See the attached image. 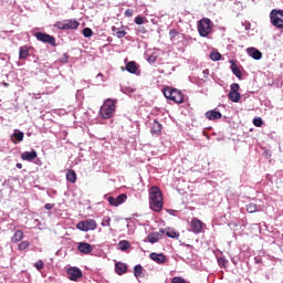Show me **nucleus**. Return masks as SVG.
<instances>
[{"instance_id":"2eb2a0df","label":"nucleus","mask_w":283,"mask_h":283,"mask_svg":"<svg viewBox=\"0 0 283 283\" xmlns=\"http://www.w3.org/2000/svg\"><path fill=\"white\" fill-rule=\"evenodd\" d=\"M206 118H208V120H220V118H222V113L218 111H208L206 112Z\"/></svg>"},{"instance_id":"6e6552de","label":"nucleus","mask_w":283,"mask_h":283,"mask_svg":"<svg viewBox=\"0 0 283 283\" xmlns=\"http://www.w3.org/2000/svg\"><path fill=\"white\" fill-rule=\"evenodd\" d=\"M34 36L38 41H41L42 43H49V45H52L53 48H55L56 45V39H54L53 35L43 32H36L34 33Z\"/></svg>"},{"instance_id":"a878e982","label":"nucleus","mask_w":283,"mask_h":283,"mask_svg":"<svg viewBox=\"0 0 283 283\" xmlns=\"http://www.w3.org/2000/svg\"><path fill=\"white\" fill-rule=\"evenodd\" d=\"M66 180H69V182H76V171L74 170H67L66 171Z\"/></svg>"},{"instance_id":"dca6fc26","label":"nucleus","mask_w":283,"mask_h":283,"mask_svg":"<svg viewBox=\"0 0 283 283\" xmlns=\"http://www.w3.org/2000/svg\"><path fill=\"white\" fill-rule=\"evenodd\" d=\"M247 52L249 56H252V59H254V61H260V59H262V52H260V50L255 48H249L247 49Z\"/></svg>"},{"instance_id":"a211bd4d","label":"nucleus","mask_w":283,"mask_h":283,"mask_svg":"<svg viewBox=\"0 0 283 283\" xmlns=\"http://www.w3.org/2000/svg\"><path fill=\"white\" fill-rule=\"evenodd\" d=\"M36 156H38L36 150H32V151H24L21 155V158L23 160H28L29 163H32V160H34L36 158Z\"/></svg>"},{"instance_id":"6ab92c4d","label":"nucleus","mask_w":283,"mask_h":283,"mask_svg":"<svg viewBox=\"0 0 283 283\" xmlns=\"http://www.w3.org/2000/svg\"><path fill=\"white\" fill-rule=\"evenodd\" d=\"M65 21V30H77L81 23L76 20H64Z\"/></svg>"},{"instance_id":"cd10ccee","label":"nucleus","mask_w":283,"mask_h":283,"mask_svg":"<svg viewBox=\"0 0 283 283\" xmlns=\"http://www.w3.org/2000/svg\"><path fill=\"white\" fill-rule=\"evenodd\" d=\"M24 136H25V134H23V132H20V130H15L12 134V138H15L18 140V143H23Z\"/></svg>"},{"instance_id":"a19ab883","label":"nucleus","mask_w":283,"mask_h":283,"mask_svg":"<svg viewBox=\"0 0 283 283\" xmlns=\"http://www.w3.org/2000/svg\"><path fill=\"white\" fill-rule=\"evenodd\" d=\"M67 61H70V55H67V53H64V54L60 57V63H67Z\"/></svg>"},{"instance_id":"20e7f679","label":"nucleus","mask_w":283,"mask_h":283,"mask_svg":"<svg viewBox=\"0 0 283 283\" xmlns=\"http://www.w3.org/2000/svg\"><path fill=\"white\" fill-rule=\"evenodd\" d=\"M270 22L276 30H283V10L273 9L270 12Z\"/></svg>"},{"instance_id":"39448f33","label":"nucleus","mask_w":283,"mask_h":283,"mask_svg":"<svg viewBox=\"0 0 283 283\" xmlns=\"http://www.w3.org/2000/svg\"><path fill=\"white\" fill-rule=\"evenodd\" d=\"M197 28L200 36H203V38L210 35L211 32L213 31V29L211 28V20L209 18H202L198 22Z\"/></svg>"},{"instance_id":"09e8293b","label":"nucleus","mask_w":283,"mask_h":283,"mask_svg":"<svg viewBox=\"0 0 283 283\" xmlns=\"http://www.w3.org/2000/svg\"><path fill=\"white\" fill-rule=\"evenodd\" d=\"M97 76L102 77V76H103V73H98V75H97Z\"/></svg>"},{"instance_id":"79ce46f5","label":"nucleus","mask_w":283,"mask_h":283,"mask_svg":"<svg viewBox=\"0 0 283 283\" xmlns=\"http://www.w3.org/2000/svg\"><path fill=\"white\" fill-rule=\"evenodd\" d=\"M170 39H176L178 36V30L172 29L169 31Z\"/></svg>"},{"instance_id":"bb28decb","label":"nucleus","mask_w":283,"mask_h":283,"mask_svg":"<svg viewBox=\"0 0 283 283\" xmlns=\"http://www.w3.org/2000/svg\"><path fill=\"white\" fill-rule=\"evenodd\" d=\"M143 265L138 264V265H135L134 268V275L135 277H145V274H143Z\"/></svg>"},{"instance_id":"9d476101","label":"nucleus","mask_w":283,"mask_h":283,"mask_svg":"<svg viewBox=\"0 0 283 283\" xmlns=\"http://www.w3.org/2000/svg\"><path fill=\"white\" fill-rule=\"evenodd\" d=\"M205 227V223L198 219V218H192L191 222H190V229L192 231V233H202V229Z\"/></svg>"},{"instance_id":"7ed1b4c3","label":"nucleus","mask_w":283,"mask_h":283,"mask_svg":"<svg viewBox=\"0 0 283 283\" xmlns=\"http://www.w3.org/2000/svg\"><path fill=\"white\" fill-rule=\"evenodd\" d=\"M163 94L167 101H172V103H176L177 105H180L185 103V94L181 93L178 88H172L171 86H166L163 90Z\"/></svg>"},{"instance_id":"4468645a","label":"nucleus","mask_w":283,"mask_h":283,"mask_svg":"<svg viewBox=\"0 0 283 283\" xmlns=\"http://www.w3.org/2000/svg\"><path fill=\"white\" fill-rule=\"evenodd\" d=\"M150 134L151 136H160L163 134V124L158 123L157 119L151 124Z\"/></svg>"},{"instance_id":"f03ea898","label":"nucleus","mask_w":283,"mask_h":283,"mask_svg":"<svg viewBox=\"0 0 283 283\" xmlns=\"http://www.w3.org/2000/svg\"><path fill=\"white\" fill-rule=\"evenodd\" d=\"M116 99L107 98L99 108V116L107 120L109 118H114V114H116Z\"/></svg>"},{"instance_id":"aec40b11","label":"nucleus","mask_w":283,"mask_h":283,"mask_svg":"<svg viewBox=\"0 0 283 283\" xmlns=\"http://www.w3.org/2000/svg\"><path fill=\"white\" fill-rule=\"evenodd\" d=\"M126 70L129 72V74H137L138 63H136V61H130L126 63Z\"/></svg>"},{"instance_id":"393cba45","label":"nucleus","mask_w":283,"mask_h":283,"mask_svg":"<svg viewBox=\"0 0 283 283\" xmlns=\"http://www.w3.org/2000/svg\"><path fill=\"white\" fill-rule=\"evenodd\" d=\"M158 240H160V233L153 232V233L148 234V242H150V244H156V242H158Z\"/></svg>"},{"instance_id":"b1692460","label":"nucleus","mask_w":283,"mask_h":283,"mask_svg":"<svg viewBox=\"0 0 283 283\" xmlns=\"http://www.w3.org/2000/svg\"><path fill=\"white\" fill-rule=\"evenodd\" d=\"M30 56V49L28 46H21L20 48V53H19V59H28Z\"/></svg>"},{"instance_id":"4be33fe9","label":"nucleus","mask_w":283,"mask_h":283,"mask_svg":"<svg viewBox=\"0 0 283 283\" xmlns=\"http://www.w3.org/2000/svg\"><path fill=\"white\" fill-rule=\"evenodd\" d=\"M161 233H166L167 238L178 239L180 238V232L174 229L160 230Z\"/></svg>"},{"instance_id":"37998d69","label":"nucleus","mask_w":283,"mask_h":283,"mask_svg":"<svg viewBox=\"0 0 283 283\" xmlns=\"http://www.w3.org/2000/svg\"><path fill=\"white\" fill-rule=\"evenodd\" d=\"M125 17H134V10L133 9H126V11H125Z\"/></svg>"},{"instance_id":"58836bf2","label":"nucleus","mask_w":283,"mask_h":283,"mask_svg":"<svg viewBox=\"0 0 283 283\" xmlns=\"http://www.w3.org/2000/svg\"><path fill=\"white\" fill-rule=\"evenodd\" d=\"M34 266L35 269H38V271H41L42 269H44L45 263L42 260H39L38 262H35Z\"/></svg>"},{"instance_id":"c03bdc74","label":"nucleus","mask_w":283,"mask_h":283,"mask_svg":"<svg viewBox=\"0 0 283 283\" xmlns=\"http://www.w3.org/2000/svg\"><path fill=\"white\" fill-rule=\"evenodd\" d=\"M138 34H147V29L145 27H139L137 29Z\"/></svg>"},{"instance_id":"f704fd0d","label":"nucleus","mask_w":283,"mask_h":283,"mask_svg":"<svg viewBox=\"0 0 283 283\" xmlns=\"http://www.w3.org/2000/svg\"><path fill=\"white\" fill-rule=\"evenodd\" d=\"M94 34V31H92V29L90 28H85L83 30V36H85V39H90V36H92Z\"/></svg>"},{"instance_id":"4c0bfd02","label":"nucleus","mask_w":283,"mask_h":283,"mask_svg":"<svg viewBox=\"0 0 283 283\" xmlns=\"http://www.w3.org/2000/svg\"><path fill=\"white\" fill-rule=\"evenodd\" d=\"M54 28H56L57 30H65V20L64 21H59L54 24Z\"/></svg>"},{"instance_id":"5701e85b","label":"nucleus","mask_w":283,"mask_h":283,"mask_svg":"<svg viewBox=\"0 0 283 283\" xmlns=\"http://www.w3.org/2000/svg\"><path fill=\"white\" fill-rule=\"evenodd\" d=\"M23 240V231L17 230L14 234L11 237V242L17 243Z\"/></svg>"},{"instance_id":"412c9836","label":"nucleus","mask_w":283,"mask_h":283,"mask_svg":"<svg viewBox=\"0 0 283 283\" xmlns=\"http://www.w3.org/2000/svg\"><path fill=\"white\" fill-rule=\"evenodd\" d=\"M115 272L117 273V275H124V273H127V264L117 262L115 264Z\"/></svg>"},{"instance_id":"f3484780","label":"nucleus","mask_w":283,"mask_h":283,"mask_svg":"<svg viewBox=\"0 0 283 283\" xmlns=\"http://www.w3.org/2000/svg\"><path fill=\"white\" fill-rule=\"evenodd\" d=\"M112 32L117 36V39H124V36H127V31H125L124 27H112Z\"/></svg>"},{"instance_id":"8fccbe9b","label":"nucleus","mask_w":283,"mask_h":283,"mask_svg":"<svg viewBox=\"0 0 283 283\" xmlns=\"http://www.w3.org/2000/svg\"><path fill=\"white\" fill-rule=\"evenodd\" d=\"M12 143H13L14 145H17V140L12 139Z\"/></svg>"},{"instance_id":"c756f323","label":"nucleus","mask_w":283,"mask_h":283,"mask_svg":"<svg viewBox=\"0 0 283 283\" xmlns=\"http://www.w3.org/2000/svg\"><path fill=\"white\" fill-rule=\"evenodd\" d=\"M209 57L211 59V61H220V59H222V54H220L219 52L212 51Z\"/></svg>"},{"instance_id":"473e14b6","label":"nucleus","mask_w":283,"mask_h":283,"mask_svg":"<svg viewBox=\"0 0 283 283\" xmlns=\"http://www.w3.org/2000/svg\"><path fill=\"white\" fill-rule=\"evenodd\" d=\"M247 211H248V213H255V211H258V205L249 203L247 206Z\"/></svg>"},{"instance_id":"f8f14e48","label":"nucleus","mask_w":283,"mask_h":283,"mask_svg":"<svg viewBox=\"0 0 283 283\" xmlns=\"http://www.w3.org/2000/svg\"><path fill=\"white\" fill-rule=\"evenodd\" d=\"M77 251H80V253H83L84 255H90V253L94 251V247H92V244L87 242H80L77 245Z\"/></svg>"},{"instance_id":"603ef678","label":"nucleus","mask_w":283,"mask_h":283,"mask_svg":"<svg viewBox=\"0 0 283 283\" xmlns=\"http://www.w3.org/2000/svg\"><path fill=\"white\" fill-rule=\"evenodd\" d=\"M205 72V74H207V72H209L208 70H206V71H203Z\"/></svg>"},{"instance_id":"7c9ffc66","label":"nucleus","mask_w":283,"mask_h":283,"mask_svg":"<svg viewBox=\"0 0 283 283\" xmlns=\"http://www.w3.org/2000/svg\"><path fill=\"white\" fill-rule=\"evenodd\" d=\"M232 73L234 74V76H237V78H242V71L239 70L238 66H235L234 64L231 66Z\"/></svg>"},{"instance_id":"2f4dec72","label":"nucleus","mask_w":283,"mask_h":283,"mask_svg":"<svg viewBox=\"0 0 283 283\" xmlns=\"http://www.w3.org/2000/svg\"><path fill=\"white\" fill-rule=\"evenodd\" d=\"M19 251H25L27 249H30V241H22L18 245Z\"/></svg>"},{"instance_id":"f257e3e1","label":"nucleus","mask_w":283,"mask_h":283,"mask_svg":"<svg viewBox=\"0 0 283 283\" xmlns=\"http://www.w3.org/2000/svg\"><path fill=\"white\" fill-rule=\"evenodd\" d=\"M165 206V201L163 199V191L158 186H153L149 189V207L153 211L160 213L163 211V207Z\"/></svg>"},{"instance_id":"ea45409f","label":"nucleus","mask_w":283,"mask_h":283,"mask_svg":"<svg viewBox=\"0 0 283 283\" xmlns=\"http://www.w3.org/2000/svg\"><path fill=\"white\" fill-rule=\"evenodd\" d=\"M171 283H187V281L180 276H175L172 280H171Z\"/></svg>"},{"instance_id":"0eeeda50","label":"nucleus","mask_w":283,"mask_h":283,"mask_svg":"<svg viewBox=\"0 0 283 283\" xmlns=\"http://www.w3.org/2000/svg\"><path fill=\"white\" fill-rule=\"evenodd\" d=\"M229 101L232 103H240V98H242V95H240V84L233 83L230 86V93L228 94Z\"/></svg>"},{"instance_id":"72a5a7b5","label":"nucleus","mask_w":283,"mask_h":283,"mask_svg":"<svg viewBox=\"0 0 283 283\" xmlns=\"http://www.w3.org/2000/svg\"><path fill=\"white\" fill-rule=\"evenodd\" d=\"M228 262H229V261H227V259H224V258H222V256L218 259V264H219V266H220L221 269H227Z\"/></svg>"},{"instance_id":"e433bc0d","label":"nucleus","mask_w":283,"mask_h":283,"mask_svg":"<svg viewBox=\"0 0 283 283\" xmlns=\"http://www.w3.org/2000/svg\"><path fill=\"white\" fill-rule=\"evenodd\" d=\"M145 21H147V20L144 17L138 15L135 18V23L137 25H143V23H145Z\"/></svg>"},{"instance_id":"49530a36","label":"nucleus","mask_w":283,"mask_h":283,"mask_svg":"<svg viewBox=\"0 0 283 283\" xmlns=\"http://www.w3.org/2000/svg\"><path fill=\"white\" fill-rule=\"evenodd\" d=\"M148 63H156V56L155 55H150L148 57Z\"/></svg>"},{"instance_id":"3c124183","label":"nucleus","mask_w":283,"mask_h":283,"mask_svg":"<svg viewBox=\"0 0 283 283\" xmlns=\"http://www.w3.org/2000/svg\"><path fill=\"white\" fill-rule=\"evenodd\" d=\"M8 85H9L8 83H4V87H8Z\"/></svg>"},{"instance_id":"1a4fd4ad","label":"nucleus","mask_w":283,"mask_h":283,"mask_svg":"<svg viewBox=\"0 0 283 283\" xmlns=\"http://www.w3.org/2000/svg\"><path fill=\"white\" fill-rule=\"evenodd\" d=\"M66 273L69 275V280L72 282H76V280H81V277H83V271L78 268H70Z\"/></svg>"},{"instance_id":"a18cd8bd","label":"nucleus","mask_w":283,"mask_h":283,"mask_svg":"<svg viewBox=\"0 0 283 283\" xmlns=\"http://www.w3.org/2000/svg\"><path fill=\"white\" fill-rule=\"evenodd\" d=\"M44 209H46V211H52V209H54V203H45Z\"/></svg>"},{"instance_id":"c85d7f7f","label":"nucleus","mask_w":283,"mask_h":283,"mask_svg":"<svg viewBox=\"0 0 283 283\" xmlns=\"http://www.w3.org/2000/svg\"><path fill=\"white\" fill-rule=\"evenodd\" d=\"M118 247L120 251H127V249H129L132 244L129 243V241L123 240V241H119Z\"/></svg>"},{"instance_id":"423d86ee","label":"nucleus","mask_w":283,"mask_h":283,"mask_svg":"<svg viewBox=\"0 0 283 283\" xmlns=\"http://www.w3.org/2000/svg\"><path fill=\"white\" fill-rule=\"evenodd\" d=\"M98 227V223H96V220L94 219H87L84 221H80L76 224V229H78V231H95V229Z\"/></svg>"},{"instance_id":"ddd939ff","label":"nucleus","mask_w":283,"mask_h":283,"mask_svg":"<svg viewBox=\"0 0 283 283\" xmlns=\"http://www.w3.org/2000/svg\"><path fill=\"white\" fill-rule=\"evenodd\" d=\"M149 258L157 264H165L167 262V256L163 253L153 252L149 254Z\"/></svg>"},{"instance_id":"9b49d317","label":"nucleus","mask_w":283,"mask_h":283,"mask_svg":"<svg viewBox=\"0 0 283 283\" xmlns=\"http://www.w3.org/2000/svg\"><path fill=\"white\" fill-rule=\"evenodd\" d=\"M127 200V196L125 193H122L117 196L116 198L114 197H108V202L112 207H119V205H123Z\"/></svg>"},{"instance_id":"de8ad7c7","label":"nucleus","mask_w":283,"mask_h":283,"mask_svg":"<svg viewBox=\"0 0 283 283\" xmlns=\"http://www.w3.org/2000/svg\"><path fill=\"white\" fill-rule=\"evenodd\" d=\"M15 167H17L18 169H23V164H17Z\"/></svg>"},{"instance_id":"c9c22d12","label":"nucleus","mask_w":283,"mask_h":283,"mask_svg":"<svg viewBox=\"0 0 283 283\" xmlns=\"http://www.w3.org/2000/svg\"><path fill=\"white\" fill-rule=\"evenodd\" d=\"M253 125H254L255 127H260L261 125H264V122L262 120V117H255V118L253 119Z\"/></svg>"}]
</instances>
